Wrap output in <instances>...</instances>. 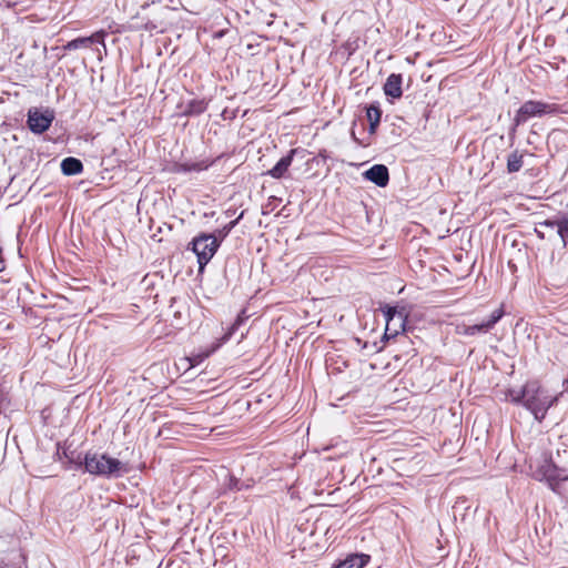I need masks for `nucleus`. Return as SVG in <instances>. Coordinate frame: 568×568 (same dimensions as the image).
<instances>
[{
    "label": "nucleus",
    "instance_id": "5",
    "mask_svg": "<svg viewBox=\"0 0 568 568\" xmlns=\"http://www.w3.org/2000/svg\"><path fill=\"white\" fill-rule=\"evenodd\" d=\"M534 476L538 480H546L554 491H557L558 480L568 479V476H562L561 470L549 459H544Z\"/></svg>",
    "mask_w": 568,
    "mask_h": 568
},
{
    "label": "nucleus",
    "instance_id": "23",
    "mask_svg": "<svg viewBox=\"0 0 568 568\" xmlns=\"http://www.w3.org/2000/svg\"><path fill=\"white\" fill-rule=\"evenodd\" d=\"M241 323H242V320H241V318H237V320L235 321V323L232 325V327H231V329H230L229 334L224 337V339H229V338H230V336L233 334V332H234L235 329H237V327L241 325Z\"/></svg>",
    "mask_w": 568,
    "mask_h": 568
},
{
    "label": "nucleus",
    "instance_id": "12",
    "mask_svg": "<svg viewBox=\"0 0 568 568\" xmlns=\"http://www.w3.org/2000/svg\"><path fill=\"white\" fill-rule=\"evenodd\" d=\"M369 560L368 555L364 554H355L348 556L346 559L339 561L333 568H363Z\"/></svg>",
    "mask_w": 568,
    "mask_h": 568
},
{
    "label": "nucleus",
    "instance_id": "14",
    "mask_svg": "<svg viewBox=\"0 0 568 568\" xmlns=\"http://www.w3.org/2000/svg\"><path fill=\"white\" fill-rule=\"evenodd\" d=\"M366 115L369 121V133L374 134L381 121L382 110L379 106L371 104L366 109Z\"/></svg>",
    "mask_w": 568,
    "mask_h": 568
},
{
    "label": "nucleus",
    "instance_id": "25",
    "mask_svg": "<svg viewBox=\"0 0 568 568\" xmlns=\"http://www.w3.org/2000/svg\"><path fill=\"white\" fill-rule=\"evenodd\" d=\"M24 0H8V6L9 7H14L19 3H22Z\"/></svg>",
    "mask_w": 568,
    "mask_h": 568
},
{
    "label": "nucleus",
    "instance_id": "18",
    "mask_svg": "<svg viewBox=\"0 0 568 568\" xmlns=\"http://www.w3.org/2000/svg\"><path fill=\"white\" fill-rule=\"evenodd\" d=\"M206 103L204 100H192L187 106L185 113L189 115H197L206 110Z\"/></svg>",
    "mask_w": 568,
    "mask_h": 568
},
{
    "label": "nucleus",
    "instance_id": "24",
    "mask_svg": "<svg viewBox=\"0 0 568 568\" xmlns=\"http://www.w3.org/2000/svg\"><path fill=\"white\" fill-rule=\"evenodd\" d=\"M535 232L539 239L544 240L546 237L545 233L539 229V226L535 229Z\"/></svg>",
    "mask_w": 568,
    "mask_h": 568
},
{
    "label": "nucleus",
    "instance_id": "21",
    "mask_svg": "<svg viewBox=\"0 0 568 568\" xmlns=\"http://www.w3.org/2000/svg\"><path fill=\"white\" fill-rule=\"evenodd\" d=\"M539 227H549L551 230H554L555 227H557V231L559 230V220H555V221H551V220H546L544 222H540L538 224Z\"/></svg>",
    "mask_w": 568,
    "mask_h": 568
},
{
    "label": "nucleus",
    "instance_id": "7",
    "mask_svg": "<svg viewBox=\"0 0 568 568\" xmlns=\"http://www.w3.org/2000/svg\"><path fill=\"white\" fill-rule=\"evenodd\" d=\"M503 315L504 312L501 310H495L486 321L475 325H459L457 332L465 336L486 334L499 322Z\"/></svg>",
    "mask_w": 568,
    "mask_h": 568
},
{
    "label": "nucleus",
    "instance_id": "15",
    "mask_svg": "<svg viewBox=\"0 0 568 568\" xmlns=\"http://www.w3.org/2000/svg\"><path fill=\"white\" fill-rule=\"evenodd\" d=\"M384 316L386 318V331L389 329L390 322L398 320L399 326L404 327V316L400 312L396 310L394 306L385 305L382 308Z\"/></svg>",
    "mask_w": 568,
    "mask_h": 568
},
{
    "label": "nucleus",
    "instance_id": "6",
    "mask_svg": "<svg viewBox=\"0 0 568 568\" xmlns=\"http://www.w3.org/2000/svg\"><path fill=\"white\" fill-rule=\"evenodd\" d=\"M54 120L53 112L50 110L40 111L37 108L28 112V126L31 132L41 134L45 132Z\"/></svg>",
    "mask_w": 568,
    "mask_h": 568
},
{
    "label": "nucleus",
    "instance_id": "26",
    "mask_svg": "<svg viewBox=\"0 0 568 568\" xmlns=\"http://www.w3.org/2000/svg\"><path fill=\"white\" fill-rule=\"evenodd\" d=\"M190 363H191V366H194V365L197 363V359H195V358H190Z\"/></svg>",
    "mask_w": 568,
    "mask_h": 568
},
{
    "label": "nucleus",
    "instance_id": "17",
    "mask_svg": "<svg viewBox=\"0 0 568 568\" xmlns=\"http://www.w3.org/2000/svg\"><path fill=\"white\" fill-rule=\"evenodd\" d=\"M63 455L68 459V464L70 465V467L74 469H79L82 466L84 467V455L80 453L77 454L75 452L69 453L67 450L63 452Z\"/></svg>",
    "mask_w": 568,
    "mask_h": 568
},
{
    "label": "nucleus",
    "instance_id": "20",
    "mask_svg": "<svg viewBox=\"0 0 568 568\" xmlns=\"http://www.w3.org/2000/svg\"><path fill=\"white\" fill-rule=\"evenodd\" d=\"M558 235L562 240L564 246H566L568 241V215H564L561 219H559Z\"/></svg>",
    "mask_w": 568,
    "mask_h": 568
},
{
    "label": "nucleus",
    "instance_id": "4",
    "mask_svg": "<svg viewBox=\"0 0 568 568\" xmlns=\"http://www.w3.org/2000/svg\"><path fill=\"white\" fill-rule=\"evenodd\" d=\"M220 246L215 234H201L193 239L192 251L197 256L200 271L211 261Z\"/></svg>",
    "mask_w": 568,
    "mask_h": 568
},
{
    "label": "nucleus",
    "instance_id": "16",
    "mask_svg": "<svg viewBox=\"0 0 568 568\" xmlns=\"http://www.w3.org/2000/svg\"><path fill=\"white\" fill-rule=\"evenodd\" d=\"M523 154L518 151L511 152L507 158V170L509 173L518 172L523 168Z\"/></svg>",
    "mask_w": 568,
    "mask_h": 568
},
{
    "label": "nucleus",
    "instance_id": "10",
    "mask_svg": "<svg viewBox=\"0 0 568 568\" xmlns=\"http://www.w3.org/2000/svg\"><path fill=\"white\" fill-rule=\"evenodd\" d=\"M103 37H104L103 32H97L90 37L73 39L64 45V50L72 51V50H78L81 48H89L91 44H93L95 42L103 43V41H104Z\"/></svg>",
    "mask_w": 568,
    "mask_h": 568
},
{
    "label": "nucleus",
    "instance_id": "3",
    "mask_svg": "<svg viewBox=\"0 0 568 568\" xmlns=\"http://www.w3.org/2000/svg\"><path fill=\"white\" fill-rule=\"evenodd\" d=\"M559 112L560 106L558 104L528 100L523 103L514 116V130L530 118H541L546 114H558Z\"/></svg>",
    "mask_w": 568,
    "mask_h": 568
},
{
    "label": "nucleus",
    "instance_id": "22",
    "mask_svg": "<svg viewBox=\"0 0 568 568\" xmlns=\"http://www.w3.org/2000/svg\"><path fill=\"white\" fill-rule=\"evenodd\" d=\"M227 488L231 490H240L241 489L240 480L234 476H230L229 483H227Z\"/></svg>",
    "mask_w": 568,
    "mask_h": 568
},
{
    "label": "nucleus",
    "instance_id": "8",
    "mask_svg": "<svg viewBox=\"0 0 568 568\" xmlns=\"http://www.w3.org/2000/svg\"><path fill=\"white\" fill-rule=\"evenodd\" d=\"M364 178L379 187H384L388 184L389 173L388 169L384 164H375L364 172Z\"/></svg>",
    "mask_w": 568,
    "mask_h": 568
},
{
    "label": "nucleus",
    "instance_id": "2",
    "mask_svg": "<svg viewBox=\"0 0 568 568\" xmlns=\"http://www.w3.org/2000/svg\"><path fill=\"white\" fill-rule=\"evenodd\" d=\"M84 469L87 473L105 478H119L129 471L126 464L108 454H84Z\"/></svg>",
    "mask_w": 568,
    "mask_h": 568
},
{
    "label": "nucleus",
    "instance_id": "1",
    "mask_svg": "<svg viewBox=\"0 0 568 568\" xmlns=\"http://www.w3.org/2000/svg\"><path fill=\"white\" fill-rule=\"evenodd\" d=\"M509 395L513 403L521 404L538 422L545 418L548 409L558 400V396L549 394L537 381L526 383L520 390H510Z\"/></svg>",
    "mask_w": 568,
    "mask_h": 568
},
{
    "label": "nucleus",
    "instance_id": "11",
    "mask_svg": "<svg viewBox=\"0 0 568 568\" xmlns=\"http://www.w3.org/2000/svg\"><path fill=\"white\" fill-rule=\"evenodd\" d=\"M402 83H403L402 74H398V73L389 74L384 84L385 94L393 99L400 98L403 94Z\"/></svg>",
    "mask_w": 568,
    "mask_h": 568
},
{
    "label": "nucleus",
    "instance_id": "9",
    "mask_svg": "<svg viewBox=\"0 0 568 568\" xmlns=\"http://www.w3.org/2000/svg\"><path fill=\"white\" fill-rule=\"evenodd\" d=\"M296 152V149H292L285 156L281 158L280 161L266 172V174L276 180L285 178Z\"/></svg>",
    "mask_w": 568,
    "mask_h": 568
},
{
    "label": "nucleus",
    "instance_id": "19",
    "mask_svg": "<svg viewBox=\"0 0 568 568\" xmlns=\"http://www.w3.org/2000/svg\"><path fill=\"white\" fill-rule=\"evenodd\" d=\"M243 216H244V211H242L235 220H233L230 223H227L226 225H224L221 230H217V232L215 234L216 237L219 236L221 240L225 239L230 234V232L236 226V224L240 222V220L243 219Z\"/></svg>",
    "mask_w": 568,
    "mask_h": 568
},
{
    "label": "nucleus",
    "instance_id": "13",
    "mask_svg": "<svg viewBox=\"0 0 568 568\" xmlns=\"http://www.w3.org/2000/svg\"><path fill=\"white\" fill-rule=\"evenodd\" d=\"M61 171L64 175H77L82 173L83 164L77 158H65L61 162Z\"/></svg>",
    "mask_w": 568,
    "mask_h": 568
},
{
    "label": "nucleus",
    "instance_id": "27",
    "mask_svg": "<svg viewBox=\"0 0 568 568\" xmlns=\"http://www.w3.org/2000/svg\"><path fill=\"white\" fill-rule=\"evenodd\" d=\"M0 262H2V248L0 247Z\"/></svg>",
    "mask_w": 568,
    "mask_h": 568
}]
</instances>
